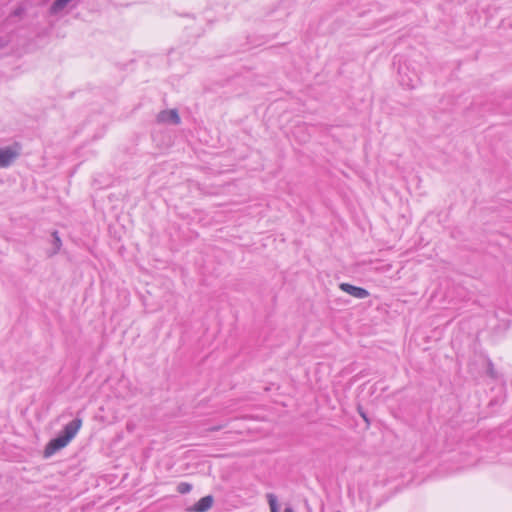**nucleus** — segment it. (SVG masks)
<instances>
[{
    "mask_svg": "<svg viewBox=\"0 0 512 512\" xmlns=\"http://www.w3.org/2000/svg\"><path fill=\"white\" fill-rule=\"evenodd\" d=\"M81 425L82 421L80 419H76L68 423L63 429V434L52 439L46 445L44 450V456L48 458L55 454L58 450L66 447L69 444V442L76 436V434L81 428Z\"/></svg>",
    "mask_w": 512,
    "mask_h": 512,
    "instance_id": "1",
    "label": "nucleus"
},
{
    "mask_svg": "<svg viewBox=\"0 0 512 512\" xmlns=\"http://www.w3.org/2000/svg\"><path fill=\"white\" fill-rule=\"evenodd\" d=\"M340 289L346 293H348L349 295L355 297V298H359V299H363V298H366L369 296V292L361 287H356V286H353L351 284H348V283H342L340 285Z\"/></svg>",
    "mask_w": 512,
    "mask_h": 512,
    "instance_id": "2",
    "label": "nucleus"
},
{
    "mask_svg": "<svg viewBox=\"0 0 512 512\" xmlns=\"http://www.w3.org/2000/svg\"><path fill=\"white\" fill-rule=\"evenodd\" d=\"M18 156V152L11 148L0 149V167L9 166Z\"/></svg>",
    "mask_w": 512,
    "mask_h": 512,
    "instance_id": "3",
    "label": "nucleus"
},
{
    "mask_svg": "<svg viewBox=\"0 0 512 512\" xmlns=\"http://www.w3.org/2000/svg\"><path fill=\"white\" fill-rule=\"evenodd\" d=\"M213 497L205 496L197 501L193 507L189 508V512H206L211 509L213 505Z\"/></svg>",
    "mask_w": 512,
    "mask_h": 512,
    "instance_id": "4",
    "label": "nucleus"
},
{
    "mask_svg": "<svg viewBox=\"0 0 512 512\" xmlns=\"http://www.w3.org/2000/svg\"><path fill=\"white\" fill-rule=\"evenodd\" d=\"M158 121L162 123L172 122L174 124H178L180 122V117L176 110H166L162 111L158 115Z\"/></svg>",
    "mask_w": 512,
    "mask_h": 512,
    "instance_id": "5",
    "label": "nucleus"
},
{
    "mask_svg": "<svg viewBox=\"0 0 512 512\" xmlns=\"http://www.w3.org/2000/svg\"><path fill=\"white\" fill-rule=\"evenodd\" d=\"M267 499L270 507V512H279L277 498L274 494H267Z\"/></svg>",
    "mask_w": 512,
    "mask_h": 512,
    "instance_id": "6",
    "label": "nucleus"
},
{
    "mask_svg": "<svg viewBox=\"0 0 512 512\" xmlns=\"http://www.w3.org/2000/svg\"><path fill=\"white\" fill-rule=\"evenodd\" d=\"M71 0H56L51 7L53 13H57L62 10Z\"/></svg>",
    "mask_w": 512,
    "mask_h": 512,
    "instance_id": "7",
    "label": "nucleus"
},
{
    "mask_svg": "<svg viewBox=\"0 0 512 512\" xmlns=\"http://www.w3.org/2000/svg\"><path fill=\"white\" fill-rule=\"evenodd\" d=\"M191 485L189 483H180L177 487V491L181 494L188 493L191 490Z\"/></svg>",
    "mask_w": 512,
    "mask_h": 512,
    "instance_id": "8",
    "label": "nucleus"
},
{
    "mask_svg": "<svg viewBox=\"0 0 512 512\" xmlns=\"http://www.w3.org/2000/svg\"><path fill=\"white\" fill-rule=\"evenodd\" d=\"M54 237H55L57 245L59 246L60 245V238L57 236L56 232L54 233Z\"/></svg>",
    "mask_w": 512,
    "mask_h": 512,
    "instance_id": "9",
    "label": "nucleus"
},
{
    "mask_svg": "<svg viewBox=\"0 0 512 512\" xmlns=\"http://www.w3.org/2000/svg\"><path fill=\"white\" fill-rule=\"evenodd\" d=\"M284 512H293V510L290 508H286Z\"/></svg>",
    "mask_w": 512,
    "mask_h": 512,
    "instance_id": "10",
    "label": "nucleus"
}]
</instances>
